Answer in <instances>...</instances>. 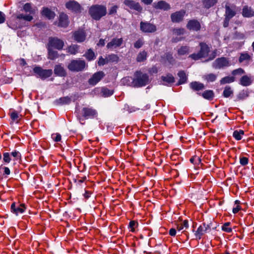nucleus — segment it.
<instances>
[{
	"label": "nucleus",
	"instance_id": "obj_1",
	"mask_svg": "<svg viewBox=\"0 0 254 254\" xmlns=\"http://www.w3.org/2000/svg\"><path fill=\"white\" fill-rule=\"evenodd\" d=\"M89 13L94 19L98 20L106 14L107 10L105 6L95 5L90 8Z\"/></svg>",
	"mask_w": 254,
	"mask_h": 254
},
{
	"label": "nucleus",
	"instance_id": "obj_2",
	"mask_svg": "<svg viewBox=\"0 0 254 254\" xmlns=\"http://www.w3.org/2000/svg\"><path fill=\"white\" fill-rule=\"evenodd\" d=\"M200 50L197 53H193L189 56V58L194 60H198L202 58H206L210 52V48L204 42H200L199 44Z\"/></svg>",
	"mask_w": 254,
	"mask_h": 254
},
{
	"label": "nucleus",
	"instance_id": "obj_3",
	"mask_svg": "<svg viewBox=\"0 0 254 254\" xmlns=\"http://www.w3.org/2000/svg\"><path fill=\"white\" fill-rule=\"evenodd\" d=\"M149 83V77L146 73L140 71H136L135 78L133 79L132 83L134 87H140L144 86Z\"/></svg>",
	"mask_w": 254,
	"mask_h": 254
},
{
	"label": "nucleus",
	"instance_id": "obj_4",
	"mask_svg": "<svg viewBox=\"0 0 254 254\" xmlns=\"http://www.w3.org/2000/svg\"><path fill=\"white\" fill-rule=\"evenodd\" d=\"M87 66V64L84 60H72L68 64L67 68L72 72H79L83 71Z\"/></svg>",
	"mask_w": 254,
	"mask_h": 254
},
{
	"label": "nucleus",
	"instance_id": "obj_5",
	"mask_svg": "<svg viewBox=\"0 0 254 254\" xmlns=\"http://www.w3.org/2000/svg\"><path fill=\"white\" fill-rule=\"evenodd\" d=\"M230 65V61L226 57L217 58L212 63V67L215 69H221L229 66Z\"/></svg>",
	"mask_w": 254,
	"mask_h": 254
},
{
	"label": "nucleus",
	"instance_id": "obj_6",
	"mask_svg": "<svg viewBox=\"0 0 254 254\" xmlns=\"http://www.w3.org/2000/svg\"><path fill=\"white\" fill-rule=\"evenodd\" d=\"M64 46V42L57 37H50L47 44V47L54 48L58 50L63 49Z\"/></svg>",
	"mask_w": 254,
	"mask_h": 254
},
{
	"label": "nucleus",
	"instance_id": "obj_7",
	"mask_svg": "<svg viewBox=\"0 0 254 254\" xmlns=\"http://www.w3.org/2000/svg\"><path fill=\"white\" fill-rule=\"evenodd\" d=\"M33 71L34 73L37 74L38 76L42 79H45L49 77L53 73L52 69H43L40 66L34 67Z\"/></svg>",
	"mask_w": 254,
	"mask_h": 254
},
{
	"label": "nucleus",
	"instance_id": "obj_8",
	"mask_svg": "<svg viewBox=\"0 0 254 254\" xmlns=\"http://www.w3.org/2000/svg\"><path fill=\"white\" fill-rule=\"evenodd\" d=\"M80 114L82 117L86 119L89 118H94L97 115V112L96 110L91 107H83L81 111Z\"/></svg>",
	"mask_w": 254,
	"mask_h": 254
},
{
	"label": "nucleus",
	"instance_id": "obj_9",
	"mask_svg": "<svg viewBox=\"0 0 254 254\" xmlns=\"http://www.w3.org/2000/svg\"><path fill=\"white\" fill-rule=\"evenodd\" d=\"M140 30L144 33H154L156 30V26L152 23L147 22L141 21L140 23Z\"/></svg>",
	"mask_w": 254,
	"mask_h": 254
},
{
	"label": "nucleus",
	"instance_id": "obj_10",
	"mask_svg": "<svg viewBox=\"0 0 254 254\" xmlns=\"http://www.w3.org/2000/svg\"><path fill=\"white\" fill-rule=\"evenodd\" d=\"M210 230V227L209 225L206 224L205 223H202L200 225L197 230L196 231L194 235L196 239L200 240L202 236Z\"/></svg>",
	"mask_w": 254,
	"mask_h": 254
},
{
	"label": "nucleus",
	"instance_id": "obj_11",
	"mask_svg": "<svg viewBox=\"0 0 254 254\" xmlns=\"http://www.w3.org/2000/svg\"><path fill=\"white\" fill-rule=\"evenodd\" d=\"M105 74L103 71H100L95 73L92 77L89 79L88 83L91 85H95L98 83L104 77Z\"/></svg>",
	"mask_w": 254,
	"mask_h": 254
},
{
	"label": "nucleus",
	"instance_id": "obj_12",
	"mask_svg": "<svg viewBox=\"0 0 254 254\" xmlns=\"http://www.w3.org/2000/svg\"><path fill=\"white\" fill-rule=\"evenodd\" d=\"M124 3L130 9L136 10L138 12H141L142 10V8L139 3L132 0H125Z\"/></svg>",
	"mask_w": 254,
	"mask_h": 254
},
{
	"label": "nucleus",
	"instance_id": "obj_13",
	"mask_svg": "<svg viewBox=\"0 0 254 254\" xmlns=\"http://www.w3.org/2000/svg\"><path fill=\"white\" fill-rule=\"evenodd\" d=\"M25 204L24 203H21L17 206H16L15 202H13L11 205V211L16 215L18 214L23 213L26 209Z\"/></svg>",
	"mask_w": 254,
	"mask_h": 254
},
{
	"label": "nucleus",
	"instance_id": "obj_14",
	"mask_svg": "<svg viewBox=\"0 0 254 254\" xmlns=\"http://www.w3.org/2000/svg\"><path fill=\"white\" fill-rule=\"evenodd\" d=\"M187 28L190 30L197 31L200 29L201 25L198 21L195 19H192L188 22Z\"/></svg>",
	"mask_w": 254,
	"mask_h": 254
},
{
	"label": "nucleus",
	"instance_id": "obj_15",
	"mask_svg": "<svg viewBox=\"0 0 254 254\" xmlns=\"http://www.w3.org/2000/svg\"><path fill=\"white\" fill-rule=\"evenodd\" d=\"M123 42V40L121 38H113L110 42L107 45V47L109 49H113L119 47L122 45Z\"/></svg>",
	"mask_w": 254,
	"mask_h": 254
},
{
	"label": "nucleus",
	"instance_id": "obj_16",
	"mask_svg": "<svg viewBox=\"0 0 254 254\" xmlns=\"http://www.w3.org/2000/svg\"><path fill=\"white\" fill-rule=\"evenodd\" d=\"M66 7L73 12H79L81 9L80 5L75 1H69L65 4Z\"/></svg>",
	"mask_w": 254,
	"mask_h": 254
},
{
	"label": "nucleus",
	"instance_id": "obj_17",
	"mask_svg": "<svg viewBox=\"0 0 254 254\" xmlns=\"http://www.w3.org/2000/svg\"><path fill=\"white\" fill-rule=\"evenodd\" d=\"M73 37L76 42L81 43L85 40L86 34L84 30H78L73 33Z\"/></svg>",
	"mask_w": 254,
	"mask_h": 254
},
{
	"label": "nucleus",
	"instance_id": "obj_18",
	"mask_svg": "<svg viewBox=\"0 0 254 254\" xmlns=\"http://www.w3.org/2000/svg\"><path fill=\"white\" fill-rule=\"evenodd\" d=\"M185 14V11L181 10L171 14V19L174 22H179L183 20Z\"/></svg>",
	"mask_w": 254,
	"mask_h": 254
},
{
	"label": "nucleus",
	"instance_id": "obj_19",
	"mask_svg": "<svg viewBox=\"0 0 254 254\" xmlns=\"http://www.w3.org/2000/svg\"><path fill=\"white\" fill-rule=\"evenodd\" d=\"M54 73L57 76L61 77H64L66 75L65 69L61 64H58L55 66Z\"/></svg>",
	"mask_w": 254,
	"mask_h": 254
},
{
	"label": "nucleus",
	"instance_id": "obj_20",
	"mask_svg": "<svg viewBox=\"0 0 254 254\" xmlns=\"http://www.w3.org/2000/svg\"><path fill=\"white\" fill-rule=\"evenodd\" d=\"M153 6L155 9H163L164 10H167L170 8V5L163 0L153 3Z\"/></svg>",
	"mask_w": 254,
	"mask_h": 254
},
{
	"label": "nucleus",
	"instance_id": "obj_21",
	"mask_svg": "<svg viewBox=\"0 0 254 254\" xmlns=\"http://www.w3.org/2000/svg\"><path fill=\"white\" fill-rule=\"evenodd\" d=\"M68 23V16L64 13H61L59 15V25L63 27H66Z\"/></svg>",
	"mask_w": 254,
	"mask_h": 254
},
{
	"label": "nucleus",
	"instance_id": "obj_22",
	"mask_svg": "<svg viewBox=\"0 0 254 254\" xmlns=\"http://www.w3.org/2000/svg\"><path fill=\"white\" fill-rule=\"evenodd\" d=\"M235 7V6H232V7H230L227 4L225 5V17L231 19L236 14Z\"/></svg>",
	"mask_w": 254,
	"mask_h": 254
},
{
	"label": "nucleus",
	"instance_id": "obj_23",
	"mask_svg": "<svg viewBox=\"0 0 254 254\" xmlns=\"http://www.w3.org/2000/svg\"><path fill=\"white\" fill-rule=\"evenodd\" d=\"M252 83L251 78L247 75L242 76L239 81V83L243 86H250Z\"/></svg>",
	"mask_w": 254,
	"mask_h": 254
},
{
	"label": "nucleus",
	"instance_id": "obj_24",
	"mask_svg": "<svg viewBox=\"0 0 254 254\" xmlns=\"http://www.w3.org/2000/svg\"><path fill=\"white\" fill-rule=\"evenodd\" d=\"M41 13L49 19H53L55 16V12L48 7H44Z\"/></svg>",
	"mask_w": 254,
	"mask_h": 254
},
{
	"label": "nucleus",
	"instance_id": "obj_25",
	"mask_svg": "<svg viewBox=\"0 0 254 254\" xmlns=\"http://www.w3.org/2000/svg\"><path fill=\"white\" fill-rule=\"evenodd\" d=\"M23 10L28 14H34L36 13V9L33 8L31 3L27 2L23 6Z\"/></svg>",
	"mask_w": 254,
	"mask_h": 254
},
{
	"label": "nucleus",
	"instance_id": "obj_26",
	"mask_svg": "<svg viewBox=\"0 0 254 254\" xmlns=\"http://www.w3.org/2000/svg\"><path fill=\"white\" fill-rule=\"evenodd\" d=\"M161 79L163 81L165 82L164 83V85L172 84L175 81L174 77L170 73H168L166 76H162Z\"/></svg>",
	"mask_w": 254,
	"mask_h": 254
},
{
	"label": "nucleus",
	"instance_id": "obj_27",
	"mask_svg": "<svg viewBox=\"0 0 254 254\" xmlns=\"http://www.w3.org/2000/svg\"><path fill=\"white\" fill-rule=\"evenodd\" d=\"M242 15L244 17H251L254 16V11L251 7L245 6L243 8Z\"/></svg>",
	"mask_w": 254,
	"mask_h": 254
},
{
	"label": "nucleus",
	"instance_id": "obj_28",
	"mask_svg": "<svg viewBox=\"0 0 254 254\" xmlns=\"http://www.w3.org/2000/svg\"><path fill=\"white\" fill-rule=\"evenodd\" d=\"M252 55H253L252 54L251 55H250L247 53H241L240 54V57L239 58V62L240 63H242L244 62V61H247L249 62L252 61Z\"/></svg>",
	"mask_w": 254,
	"mask_h": 254
},
{
	"label": "nucleus",
	"instance_id": "obj_29",
	"mask_svg": "<svg viewBox=\"0 0 254 254\" xmlns=\"http://www.w3.org/2000/svg\"><path fill=\"white\" fill-rule=\"evenodd\" d=\"M217 75L214 73H210L204 75L203 79L207 82H212L216 80Z\"/></svg>",
	"mask_w": 254,
	"mask_h": 254
},
{
	"label": "nucleus",
	"instance_id": "obj_30",
	"mask_svg": "<svg viewBox=\"0 0 254 254\" xmlns=\"http://www.w3.org/2000/svg\"><path fill=\"white\" fill-rule=\"evenodd\" d=\"M48 51V59L54 60L59 57V54L57 51L53 50V49L47 47Z\"/></svg>",
	"mask_w": 254,
	"mask_h": 254
},
{
	"label": "nucleus",
	"instance_id": "obj_31",
	"mask_svg": "<svg viewBox=\"0 0 254 254\" xmlns=\"http://www.w3.org/2000/svg\"><path fill=\"white\" fill-rule=\"evenodd\" d=\"M235 81V77L233 76H227L222 78L220 80V84L224 85L227 83H231Z\"/></svg>",
	"mask_w": 254,
	"mask_h": 254
},
{
	"label": "nucleus",
	"instance_id": "obj_32",
	"mask_svg": "<svg viewBox=\"0 0 254 254\" xmlns=\"http://www.w3.org/2000/svg\"><path fill=\"white\" fill-rule=\"evenodd\" d=\"M190 87L195 91H199L204 88V85L203 83L194 81L190 84Z\"/></svg>",
	"mask_w": 254,
	"mask_h": 254
},
{
	"label": "nucleus",
	"instance_id": "obj_33",
	"mask_svg": "<svg viewBox=\"0 0 254 254\" xmlns=\"http://www.w3.org/2000/svg\"><path fill=\"white\" fill-rule=\"evenodd\" d=\"M234 92L232 88L229 86H226L224 89L223 96L225 98L232 97Z\"/></svg>",
	"mask_w": 254,
	"mask_h": 254
},
{
	"label": "nucleus",
	"instance_id": "obj_34",
	"mask_svg": "<svg viewBox=\"0 0 254 254\" xmlns=\"http://www.w3.org/2000/svg\"><path fill=\"white\" fill-rule=\"evenodd\" d=\"M83 56L88 61H91L94 60L96 58L94 52L91 49H88L83 55Z\"/></svg>",
	"mask_w": 254,
	"mask_h": 254
},
{
	"label": "nucleus",
	"instance_id": "obj_35",
	"mask_svg": "<svg viewBox=\"0 0 254 254\" xmlns=\"http://www.w3.org/2000/svg\"><path fill=\"white\" fill-rule=\"evenodd\" d=\"M217 1L218 0H202L203 6L207 9L214 6Z\"/></svg>",
	"mask_w": 254,
	"mask_h": 254
},
{
	"label": "nucleus",
	"instance_id": "obj_36",
	"mask_svg": "<svg viewBox=\"0 0 254 254\" xmlns=\"http://www.w3.org/2000/svg\"><path fill=\"white\" fill-rule=\"evenodd\" d=\"M190 51V48L188 46H183L178 49L177 52L180 56L188 54Z\"/></svg>",
	"mask_w": 254,
	"mask_h": 254
},
{
	"label": "nucleus",
	"instance_id": "obj_37",
	"mask_svg": "<svg viewBox=\"0 0 254 254\" xmlns=\"http://www.w3.org/2000/svg\"><path fill=\"white\" fill-rule=\"evenodd\" d=\"M71 98L68 96L63 97L56 100V103L58 105L69 104L71 102Z\"/></svg>",
	"mask_w": 254,
	"mask_h": 254
},
{
	"label": "nucleus",
	"instance_id": "obj_38",
	"mask_svg": "<svg viewBox=\"0 0 254 254\" xmlns=\"http://www.w3.org/2000/svg\"><path fill=\"white\" fill-rule=\"evenodd\" d=\"M10 116L12 122H15L16 123H18L21 119V115L14 110L10 112Z\"/></svg>",
	"mask_w": 254,
	"mask_h": 254
},
{
	"label": "nucleus",
	"instance_id": "obj_39",
	"mask_svg": "<svg viewBox=\"0 0 254 254\" xmlns=\"http://www.w3.org/2000/svg\"><path fill=\"white\" fill-rule=\"evenodd\" d=\"M147 56V53L145 51H142L139 52L136 57V61L137 62H144L146 60Z\"/></svg>",
	"mask_w": 254,
	"mask_h": 254
},
{
	"label": "nucleus",
	"instance_id": "obj_40",
	"mask_svg": "<svg viewBox=\"0 0 254 254\" xmlns=\"http://www.w3.org/2000/svg\"><path fill=\"white\" fill-rule=\"evenodd\" d=\"M178 75L180 77L178 84L180 85L185 83L187 80V76L184 71H180L178 73Z\"/></svg>",
	"mask_w": 254,
	"mask_h": 254
},
{
	"label": "nucleus",
	"instance_id": "obj_41",
	"mask_svg": "<svg viewBox=\"0 0 254 254\" xmlns=\"http://www.w3.org/2000/svg\"><path fill=\"white\" fill-rule=\"evenodd\" d=\"M201 95L204 98L211 100L214 97V92L212 90H208L203 92Z\"/></svg>",
	"mask_w": 254,
	"mask_h": 254
},
{
	"label": "nucleus",
	"instance_id": "obj_42",
	"mask_svg": "<svg viewBox=\"0 0 254 254\" xmlns=\"http://www.w3.org/2000/svg\"><path fill=\"white\" fill-rule=\"evenodd\" d=\"M79 46L77 45H72L67 48V52L71 55H75L78 52Z\"/></svg>",
	"mask_w": 254,
	"mask_h": 254
},
{
	"label": "nucleus",
	"instance_id": "obj_43",
	"mask_svg": "<svg viewBox=\"0 0 254 254\" xmlns=\"http://www.w3.org/2000/svg\"><path fill=\"white\" fill-rule=\"evenodd\" d=\"M17 19H24L27 21H31L33 20V17L30 14H24L23 13L19 14L16 16Z\"/></svg>",
	"mask_w": 254,
	"mask_h": 254
},
{
	"label": "nucleus",
	"instance_id": "obj_44",
	"mask_svg": "<svg viewBox=\"0 0 254 254\" xmlns=\"http://www.w3.org/2000/svg\"><path fill=\"white\" fill-rule=\"evenodd\" d=\"M244 134V131L243 130H235L233 132V137L237 140L242 139V136Z\"/></svg>",
	"mask_w": 254,
	"mask_h": 254
},
{
	"label": "nucleus",
	"instance_id": "obj_45",
	"mask_svg": "<svg viewBox=\"0 0 254 254\" xmlns=\"http://www.w3.org/2000/svg\"><path fill=\"white\" fill-rule=\"evenodd\" d=\"M234 39L243 40L245 38V34L243 33L235 32L233 35Z\"/></svg>",
	"mask_w": 254,
	"mask_h": 254
},
{
	"label": "nucleus",
	"instance_id": "obj_46",
	"mask_svg": "<svg viewBox=\"0 0 254 254\" xmlns=\"http://www.w3.org/2000/svg\"><path fill=\"white\" fill-rule=\"evenodd\" d=\"M230 222H226L222 226V230L227 233H231L232 232V228L230 227Z\"/></svg>",
	"mask_w": 254,
	"mask_h": 254
},
{
	"label": "nucleus",
	"instance_id": "obj_47",
	"mask_svg": "<svg viewBox=\"0 0 254 254\" xmlns=\"http://www.w3.org/2000/svg\"><path fill=\"white\" fill-rule=\"evenodd\" d=\"M189 227L188 221L187 220H184L182 223L178 224L177 226V230L180 231L182 230L184 228L187 229Z\"/></svg>",
	"mask_w": 254,
	"mask_h": 254
},
{
	"label": "nucleus",
	"instance_id": "obj_48",
	"mask_svg": "<svg viewBox=\"0 0 254 254\" xmlns=\"http://www.w3.org/2000/svg\"><path fill=\"white\" fill-rule=\"evenodd\" d=\"M185 30L184 28H175L173 30V33L176 36H181L185 33Z\"/></svg>",
	"mask_w": 254,
	"mask_h": 254
},
{
	"label": "nucleus",
	"instance_id": "obj_49",
	"mask_svg": "<svg viewBox=\"0 0 254 254\" xmlns=\"http://www.w3.org/2000/svg\"><path fill=\"white\" fill-rule=\"evenodd\" d=\"M245 73V70L242 68H238L237 69L233 70L232 71V74L233 75V76L237 75H241Z\"/></svg>",
	"mask_w": 254,
	"mask_h": 254
},
{
	"label": "nucleus",
	"instance_id": "obj_50",
	"mask_svg": "<svg viewBox=\"0 0 254 254\" xmlns=\"http://www.w3.org/2000/svg\"><path fill=\"white\" fill-rule=\"evenodd\" d=\"M144 44L143 39L142 38L139 39L134 44V47L136 49L141 48Z\"/></svg>",
	"mask_w": 254,
	"mask_h": 254
},
{
	"label": "nucleus",
	"instance_id": "obj_51",
	"mask_svg": "<svg viewBox=\"0 0 254 254\" xmlns=\"http://www.w3.org/2000/svg\"><path fill=\"white\" fill-rule=\"evenodd\" d=\"M102 92L105 97L110 96L113 94V91L108 88H103L102 89Z\"/></svg>",
	"mask_w": 254,
	"mask_h": 254
},
{
	"label": "nucleus",
	"instance_id": "obj_52",
	"mask_svg": "<svg viewBox=\"0 0 254 254\" xmlns=\"http://www.w3.org/2000/svg\"><path fill=\"white\" fill-rule=\"evenodd\" d=\"M51 137L53 140L55 142H59L61 140V135L59 133H53Z\"/></svg>",
	"mask_w": 254,
	"mask_h": 254
},
{
	"label": "nucleus",
	"instance_id": "obj_53",
	"mask_svg": "<svg viewBox=\"0 0 254 254\" xmlns=\"http://www.w3.org/2000/svg\"><path fill=\"white\" fill-rule=\"evenodd\" d=\"M3 161L6 163H9L11 161V158L10 157V154L8 152H5L3 154Z\"/></svg>",
	"mask_w": 254,
	"mask_h": 254
},
{
	"label": "nucleus",
	"instance_id": "obj_54",
	"mask_svg": "<svg viewBox=\"0 0 254 254\" xmlns=\"http://www.w3.org/2000/svg\"><path fill=\"white\" fill-rule=\"evenodd\" d=\"M249 159L246 157H241L240 158V163L241 165L245 166L248 164Z\"/></svg>",
	"mask_w": 254,
	"mask_h": 254
},
{
	"label": "nucleus",
	"instance_id": "obj_55",
	"mask_svg": "<svg viewBox=\"0 0 254 254\" xmlns=\"http://www.w3.org/2000/svg\"><path fill=\"white\" fill-rule=\"evenodd\" d=\"M137 225V223L135 221H131L129 223L128 227L131 229L130 231L131 232H134L135 227Z\"/></svg>",
	"mask_w": 254,
	"mask_h": 254
},
{
	"label": "nucleus",
	"instance_id": "obj_56",
	"mask_svg": "<svg viewBox=\"0 0 254 254\" xmlns=\"http://www.w3.org/2000/svg\"><path fill=\"white\" fill-rule=\"evenodd\" d=\"M108 59H104L102 58V57H100L99 59L98 64L99 65H103L105 64H106L108 63Z\"/></svg>",
	"mask_w": 254,
	"mask_h": 254
},
{
	"label": "nucleus",
	"instance_id": "obj_57",
	"mask_svg": "<svg viewBox=\"0 0 254 254\" xmlns=\"http://www.w3.org/2000/svg\"><path fill=\"white\" fill-rule=\"evenodd\" d=\"M107 59H108V62L110 61H115L117 60L118 57L117 55L113 54L109 55Z\"/></svg>",
	"mask_w": 254,
	"mask_h": 254
},
{
	"label": "nucleus",
	"instance_id": "obj_58",
	"mask_svg": "<svg viewBox=\"0 0 254 254\" xmlns=\"http://www.w3.org/2000/svg\"><path fill=\"white\" fill-rule=\"evenodd\" d=\"M118 8V6L117 5H114L111 7V8L109 10V14H115L117 12V9Z\"/></svg>",
	"mask_w": 254,
	"mask_h": 254
},
{
	"label": "nucleus",
	"instance_id": "obj_59",
	"mask_svg": "<svg viewBox=\"0 0 254 254\" xmlns=\"http://www.w3.org/2000/svg\"><path fill=\"white\" fill-rule=\"evenodd\" d=\"M5 20V15L1 11H0V24L3 23Z\"/></svg>",
	"mask_w": 254,
	"mask_h": 254
},
{
	"label": "nucleus",
	"instance_id": "obj_60",
	"mask_svg": "<svg viewBox=\"0 0 254 254\" xmlns=\"http://www.w3.org/2000/svg\"><path fill=\"white\" fill-rule=\"evenodd\" d=\"M11 154L13 157L15 158L16 159H18L19 157H20V153L16 150L12 152Z\"/></svg>",
	"mask_w": 254,
	"mask_h": 254
},
{
	"label": "nucleus",
	"instance_id": "obj_61",
	"mask_svg": "<svg viewBox=\"0 0 254 254\" xmlns=\"http://www.w3.org/2000/svg\"><path fill=\"white\" fill-rule=\"evenodd\" d=\"M200 159L197 157H193L190 159V162L193 164L196 163L197 161L199 162Z\"/></svg>",
	"mask_w": 254,
	"mask_h": 254
},
{
	"label": "nucleus",
	"instance_id": "obj_62",
	"mask_svg": "<svg viewBox=\"0 0 254 254\" xmlns=\"http://www.w3.org/2000/svg\"><path fill=\"white\" fill-rule=\"evenodd\" d=\"M230 19H231L230 18H228V17H225V19H224V23H223L224 27H227L228 26L229 23V21Z\"/></svg>",
	"mask_w": 254,
	"mask_h": 254
},
{
	"label": "nucleus",
	"instance_id": "obj_63",
	"mask_svg": "<svg viewBox=\"0 0 254 254\" xmlns=\"http://www.w3.org/2000/svg\"><path fill=\"white\" fill-rule=\"evenodd\" d=\"M169 234L171 236H175L176 234V230L175 228H171L169 230Z\"/></svg>",
	"mask_w": 254,
	"mask_h": 254
},
{
	"label": "nucleus",
	"instance_id": "obj_64",
	"mask_svg": "<svg viewBox=\"0 0 254 254\" xmlns=\"http://www.w3.org/2000/svg\"><path fill=\"white\" fill-rule=\"evenodd\" d=\"M240 209V207L238 205H237L236 207L233 208V212L234 214H236L239 212Z\"/></svg>",
	"mask_w": 254,
	"mask_h": 254
}]
</instances>
